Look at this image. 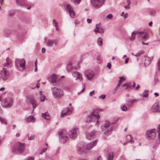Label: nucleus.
I'll return each mask as SVG.
<instances>
[{
	"label": "nucleus",
	"instance_id": "1",
	"mask_svg": "<svg viewBox=\"0 0 160 160\" xmlns=\"http://www.w3.org/2000/svg\"><path fill=\"white\" fill-rule=\"evenodd\" d=\"M79 67V63L77 65L73 66L72 62H70L68 64L67 68L68 72H72L73 77L75 78V80H78L80 81H81L83 78L82 74L76 71Z\"/></svg>",
	"mask_w": 160,
	"mask_h": 160
},
{
	"label": "nucleus",
	"instance_id": "2",
	"mask_svg": "<svg viewBox=\"0 0 160 160\" xmlns=\"http://www.w3.org/2000/svg\"><path fill=\"white\" fill-rule=\"evenodd\" d=\"M102 131H104V134L107 136L109 135L112 133L113 128V125L108 121H106L104 124L101 127Z\"/></svg>",
	"mask_w": 160,
	"mask_h": 160
},
{
	"label": "nucleus",
	"instance_id": "3",
	"mask_svg": "<svg viewBox=\"0 0 160 160\" xmlns=\"http://www.w3.org/2000/svg\"><path fill=\"white\" fill-rule=\"evenodd\" d=\"M97 110L94 109L92 112H91L90 114L87 116V119L86 120V122H94L96 120V123L95 124L98 126L99 124V122L98 119L100 117L99 115L97 114Z\"/></svg>",
	"mask_w": 160,
	"mask_h": 160
},
{
	"label": "nucleus",
	"instance_id": "4",
	"mask_svg": "<svg viewBox=\"0 0 160 160\" xmlns=\"http://www.w3.org/2000/svg\"><path fill=\"white\" fill-rule=\"evenodd\" d=\"M25 146L24 144L17 142L14 144L12 149V151L17 154H21L24 150Z\"/></svg>",
	"mask_w": 160,
	"mask_h": 160
},
{
	"label": "nucleus",
	"instance_id": "5",
	"mask_svg": "<svg viewBox=\"0 0 160 160\" xmlns=\"http://www.w3.org/2000/svg\"><path fill=\"white\" fill-rule=\"evenodd\" d=\"M53 97L55 98H58L62 97L64 95L62 90L56 87L51 88Z\"/></svg>",
	"mask_w": 160,
	"mask_h": 160
},
{
	"label": "nucleus",
	"instance_id": "6",
	"mask_svg": "<svg viewBox=\"0 0 160 160\" xmlns=\"http://www.w3.org/2000/svg\"><path fill=\"white\" fill-rule=\"evenodd\" d=\"M48 80L53 85H58L60 83V77L54 74H52L48 78Z\"/></svg>",
	"mask_w": 160,
	"mask_h": 160
},
{
	"label": "nucleus",
	"instance_id": "7",
	"mask_svg": "<svg viewBox=\"0 0 160 160\" xmlns=\"http://www.w3.org/2000/svg\"><path fill=\"white\" fill-rule=\"evenodd\" d=\"M15 62L16 67L18 70L21 71L25 69L26 62L24 59H17Z\"/></svg>",
	"mask_w": 160,
	"mask_h": 160
},
{
	"label": "nucleus",
	"instance_id": "8",
	"mask_svg": "<svg viewBox=\"0 0 160 160\" xmlns=\"http://www.w3.org/2000/svg\"><path fill=\"white\" fill-rule=\"evenodd\" d=\"M84 75L87 80L91 81L94 79L95 73L93 70H87L84 72Z\"/></svg>",
	"mask_w": 160,
	"mask_h": 160
},
{
	"label": "nucleus",
	"instance_id": "9",
	"mask_svg": "<svg viewBox=\"0 0 160 160\" xmlns=\"http://www.w3.org/2000/svg\"><path fill=\"white\" fill-rule=\"evenodd\" d=\"M92 7L95 9H98L102 7L105 0H90Z\"/></svg>",
	"mask_w": 160,
	"mask_h": 160
},
{
	"label": "nucleus",
	"instance_id": "10",
	"mask_svg": "<svg viewBox=\"0 0 160 160\" xmlns=\"http://www.w3.org/2000/svg\"><path fill=\"white\" fill-rule=\"evenodd\" d=\"M60 141L62 142H65L68 139V135L65 129H62L58 132Z\"/></svg>",
	"mask_w": 160,
	"mask_h": 160
},
{
	"label": "nucleus",
	"instance_id": "11",
	"mask_svg": "<svg viewBox=\"0 0 160 160\" xmlns=\"http://www.w3.org/2000/svg\"><path fill=\"white\" fill-rule=\"evenodd\" d=\"M72 111L73 107L70 104L68 107L63 108L61 113L60 116L61 117H62L71 114L72 113Z\"/></svg>",
	"mask_w": 160,
	"mask_h": 160
},
{
	"label": "nucleus",
	"instance_id": "12",
	"mask_svg": "<svg viewBox=\"0 0 160 160\" xmlns=\"http://www.w3.org/2000/svg\"><path fill=\"white\" fill-rule=\"evenodd\" d=\"M146 137L148 140H152L154 139L156 136V129H150L147 130L145 133Z\"/></svg>",
	"mask_w": 160,
	"mask_h": 160
},
{
	"label": "nucleus",
	"instance_id": "13",
	"mask_svg": "<svg viewBox=\"0 0 160 160\" xmlns=\"http://www.w3.org/2000/svg\"><path fill=\"white\" fill-rule=\"evenodd\" d=\"M13 100L11 98L8 97L5 98L2 102V105L5 108H9L13 105Z\"/></svg>",
	"mask_w": 160,
	"mask_h": 160
},
{
	"label": "nucleus",
	"instance_id": "14",
	"mask_svg": "<svg viewBox=\"0 0 160 160\" xmlns=\"http://www.w3.org/2000/svg\"><path fill=\"white\" fill-rule=\"evenodd\" d=\"M78 132V128L76 127H74L70 130L69 133L70 138L74 139L77 137Z\"/></svg>",
	"mask_w": 160,
	"mask_h": 160
},
{
	"label": "nucleus",
	"instance_id": "15",
	"mask_svg": "<svg viewBox=\"0 0 160 160\" xmlns=\"http://www.w3.org/2000/svg\"><path fill=\"white\" fill-rule=\"evenodd\" d=\"M66 11L69 13L71 18H73L75 17V13L73 10V7L69 4L66 5L65 7Z\"/></svg>",
	"mask_w": 160,
	"mask_h": 160
},
{
	"label": "nucleus",
	"instance_id": "16",
	"mask_svg": "<svg viewBox=\"0 0 160 160\" xmlns=\"http://www.w3.org/2000/svg\"><path fill=\"white\" fill-rule=\"evenodd\" d=\"M0 75L1 78L4 81H5L8 78L9 73L6 68H3L0 72Z\"/></svg>",
	"mask_w": 160,
	"mask_h": 160
},
{
	"label": "nucleus",
	"instance_id": "17",
	"mask_svg": "<svg viewBox=\"0 0 160 160\" xmlns=\"http://www.w3.org/2000/svg\"><path fill=\"white\" fill-rule=\"evenodd\" d=\"M27 98L29 100L30 103L32 105L33 109L35 108L38 105V103L34 99L32 96H28L27 97Z\"/></svg>",
	"mask_w": 160,
	"mask_h": 160
},
{
	"label": "nucleus",
	"instance_id": "18",
	"mask_svg": "<svg viewBox=\"0 0 160 160\" xmlns=\"http://www.w3.org/2000/svg\"><path fill=\"white\" fill-rule=\"evenodd\" d=\"M58 43L56 39H49L46 42V45L48 47H52L54 44L56 45Z\"/></svg>",
	"mask_w": 160,
	"mask_h": 160
},
{
	"label": "nucleus",
	"instance_id": "19",
	"mask_svg": "<svg viewBox=\"0 0 160 160\" xmlns=\"http://www.w3.org/2000/svg\"><path fill=\"white\" fill-rule=\"evenodd\" d=\"M98 140H96L91 142L88 143L86 147V149L87 150H90L94 147L97 143Z\"/></svg>",
	"mask_w": 160,
	"mask_h": 160
},
{
	"label": "nucleus",
	"instance_id": "20",
	"mask_svg": "<svg viewBox=\"0 0 160 160\" xmlns=\"http://www.w3.org/2000/svg\"><path fill=\"white\" fill-rule=\"evenodd\" d=\"M142 33V31H134L132 33L131 36H129L128 38L131 41H133L135 38V36L134 35L138 34L140 35Z\"/></svg>",
	"mask_w": 160,
	"mask_h": 160
},
{
	"label": "nucleus",
	"instance_id": "21",
	"mask_svg": "<svg viewBox=\"0 0 160 160\" xmlns=\"http://www.w3.org/2000/svg\"><path fill=\"white\" fill-rule=\"evenodd\" d=\"M96 133V132L95 131H93L90 133H88L86 137L88 139H93Z\"/></svg>",
	"mask_w": 160,
	"mask_h": 160
},
{
	"label": "nucleus",
	"instance_id": "22",
	"mask_svg": "<svg viewBox=\"0 0 160 160\" xmlns=\"http://www.w3.org/2000/svg\"><path fill=\"white\" fill-rule=\"evenodd\" d=\"M151 111L153 112H157L159 111V106L157 103H154L152 106Z\"/></svg>",
	"mask_w": 160,
	"mask_h": 160
},
{
	"label": "nucleus",
	"instance_id": "23",
	"mask_svg": "<svg viewBox=\"0 0 160 160\" xmlns=\"http://www.w3.org/2000/svg\"><path fill=\"white\" fill-rule=\"evenodd\" d=\"M6 62L4 63V67L8 68L11 67L12 66L11 60L8 57L6 59Z\"/></svg>",
	"mask_w": 160,
	"mask_h": 160
},
{
	"label": "nucleus",
	"instance_id": "24",
	"mask_svg": "<svg viewBox=\"0 0 160 160\" xmlns=\"http://www.w3.org/2000/svg\"><path fill=\"white\" fill-rule=\"evenodd\" d=\"M94 32L101 33L103 32V30L102 28L99 27V25L97 24L96 25V28L94 30Z\"/></svg>",
	"mask_w": 160,
	"mask_h": 160
},
{
	"label": "nucleus",
	"instance_id": "25",
	"mask_svg": "<svg viewBox=\"0 0 160 160\" xmlns=\"http://www.w3.org/2000/svg\"><path fill=\"white\" fill-rule=\"evenodd\" d=\"M42 117L45 119L48 120H50L51 118V116L48 112L44 113H42Z\"/></svg>",
	"mask_w": 160,
	"mask_h": 160
},
{
	"label": "nucleus",
	"instance_id": "26",
	"mask_svg": "<svg viewBox=\"0 0 160 160\" xmlns=\"http://www.w3.org/2000/svg\"><path fill=\"white\" fill-rule=\"evenodd\" d=\"M26 121L29 122H34L35 118L33 116L31 115L26 119Z\"/></svg>",
	"mask_w": 160,
	"mask_h": 160
},
{
	"label": "nucleus",
	"instance_id": "27",
	"mask_svg": "<svg viewBox=\"0 0 160 160\" xmlns=\"http://www.w3.org/2000/svg\"><path fill=\"white\" fill-rule=\"evenodd\" d=\"M107 158L108 160H113V153L112 152H109L107 155Z\"/></svg>",
	"mask_w": 160,
	"mask_h": 160
},
{
	"label": "nucleus",
	"instance_id": "28",
	"mask_svg": "<svg viewBox=\"0 0 160 160\" xmlns=\"http://www.w3.org/2000/svg\"><path fill=\"white\" fill-rule=\"evenodd\" d=\"M85 150V147L83 145H81L80 147H79L77 149L78 151L80 153L84 152Z\"/></svg>",
	"mask_w": 160,
	"mask_h": 160
},
{
	"label": "nucleus",
	"instance_id": "29",
	"mask_svg": "<svg viewBox=\"0 0 160 160\" xmlns=\"http://www.w3.org/2000/svg\"><path fill=\"white\" fill-rule=\"evenodd\" d=\"M126 139H127V141L128 142H130L131 143H133V141L132 140L133 138L131 135H128L126 136Z\"/></svg>",
	"mask_w": 160,
	"mask_h": 160
},
{
	"label": "nucleus",
	"instance_id": "30",
	"mask_svg": "<svg viewBox=\"0 0 160 160\" xmlns=\"http://www.w3.org/2000/svg\"><path fill=\"white\" fill-rule=\"evenodd\" d=\"M43 92H40L39 94L40 95V101L43 102L45 101L46 98L45 96L42 93Z\"/></svg>",
	"mask_w": 160,
	"mask_h": 160
},
{
	"label": "nucleus",
	"instance_id": "31",
	"mask_svg": "<svg viewBox=\"0 0 160 160\" xmlns=\"http://www.w3.org/2000/svg\"><path fill=\"white\" fill-rule=\"evenodd\" d=\"M130 82L126 83L122 85V87H126V89H127L128 88L132 89V87L130 86Z\"/></svg>",
	"mask_w": 160,
	"mask_h": 160
},
{
	"label": "nucleus",
	"instance_id": "32",
	"mask_svg": "<svg viewBox=\"0 0 160 160\" xmlns=\"http://www.w3.org/2000/svg\"><path fill=\"white\" fill-rule=\"evenodd\" d=\"M140 35V36L143 39L145 40L146 39V37L147 36V34L145 32L142 31V33Z\"/></svg>",
	"mask_w": 160,
	"mask_h": 160
},
{
	"label": "nucleus",
	"instance_id": "33",
	"mask_svg": "<svg viewBox=\"0 0 160 160\" xmlns=\"http://www.w3.org/2000/svg\"><path fill=\"white\" fill-rule=\"evenodd\" d=\"M144 53V52L143 50H141L137 53L135 55H134L133 53H132V55L136 57H138L140 55L143 54Z\"/></svg>",
	"mask_w": 160,
	"mask_h": 160
},
{
	"label": "nucleus",
	"instance_id": "34",
	"mask_svg": "<svg viewBox=\"0 0 160 160\" xmlns=\"http://www.w3.org/2000/svg\"><path fill=\"white\" fill-rule=\"evenodd\" d=\"M97 43L99 46H101L102 44V39L101 37H99L97 40Z\"/></svg>",
	"mask_w": 160,
	"mask_h": 160
},
{
	"label": "nucleus",
	"instance_id": "35",
	"mask_svg": "<svg viewBox=\"0 0 160 160\" xmlns=\"http://www.w3.org/2000/svg\"><path fill=\"white\" fill-rule=\"evenodd\" d=\"M4 33L6 37H8V34H9L11 33V31L9 30L6 29L4 30Z\"/></svg>",
	"mask_w": 160,
	"mask_h": 160
},
{
	"label": "nucleus",
	"instance_id": "36",
	"mask_svg": "<svg viewBox=\"0 0 160 160\" xmlns=\"http://www.w3.org/2000/svg\"><path fill=\"white\" fill-rule=\"evenodd\" d=\"M72 2H73L75 5H78L80 2L81 0H71Z\"/></svg>",
	"mask_w": 160,
	"mask_h": 160
},
{
	"label": "nucleus",
	"instance_id": "37",
	"mask_svg": "<svg viewBox=\"0 0 160 160\" xmlns=\"http://www.w3.org/2000/svg\"><path fill=\"white\" fill-rule=\"evenodd\" d=\"M0 122H1L2 124H3L5 125L7 124L6 121L3 118L0 117Z\"/></svg>",
	"mask_w": 160,
	"mask_h": 160
},
{
	"label": "nucleus",
	"instance_id": "38",
	"mask_svg": "<svg viewBox=\"0 0 160 160\" xmlns=\"http://www.w3.org/2000/svg\"><path fill=\"white\" fill-rule=\"evenodd\" d=\"M148 91L147 90H145L143 92L142 94L141 95V96L142 97H145V98H148V94H144V93L146 92H148Z\"/></svg>",
	"mask_w": 160,
	"mask_h": 160
},
{
	"label": "nucleus",
	"instance_id": "39",
	"mask_svg": "<svg viewBox=\"0 0 160 160\" xmlns=\"http://www.w3.org/2000/svg\"><path fill=\"white\" fill-rule=\"evenodd\" d=\"M157 128L158 131V138L160 141V124L158 125Z\"/></svg>",
	"mask_w": 160,
	"mask_h": 160
},
{
	"label": "nucleus",
	"instance_id": "40",
	"mask_svg": "<svg viewBox=\"0 0 160 160\" xmlns=\"http://www.w3.org/2000/svg\"><path fill=\"white\" fill-rule=\"evenodd\" d=\"M121 108L122 110L123 111H126L127 110V107L125 105L121 106Z\"/></svg>",
	"mask_w": 160,
	"mask_h": 160
},
{
	"label": "nucleus",
	"instance_id": "41",
	"mask_svg": "<svg viewBox=\"0 0 160 160\" xmlns=\"http://www.w3.org/2000/svg\"><path fill=\"white\" fill-rule=\"evenodd\" d=\"M53 25L55 27H58V22H57L55 19H53L52 21Z\"/></svg>",
	"mask_w": 160,
	"mask_h": 160
},
{
	"label": "nucleus",
	"instance_id": "42",
	"mask_svg": "<svg viewBox=\"0 0 160 160\" xmlns=\"http://www.w3.org/2000/svg\"><path fill=\"white\" fill-rule=\"evenodd\" d=\"M136 101V99H129L128 100V102L130 104H133Z\"/></svg>",
	"mask_w": 160,
	"mask_h": 160
},
{
	"label": "nucleus",
	"instance_id": "43",
	"mask_svg": "<svg viewBox=\"0 0 160 160\" xmlns=\"http://www.w3.org/2000/svg\"><path fill=\"white\" fill-rule=\"evenodd\" d=\"M106 97V95L104 94H102L100 96H99L98 97V98L99 99H104Z\"/></svg>",
	"mask_w": 160,
	"mask_h": 160
},
{
	"label": "nucleus",
	"instance_id": "44",
	"mask_svg": "<svg viewBox=\"0 0 160 160\" xmlns=\"http://www.w3.org/2000/svg\"><path fill=\"white\" fill-rule=\"evenodd\" d=\"M22 0H15L17 4L20 6H22L23 5L22 2Z\"/></svg>",
	"mask_w": 160,
	"mask_h": 160
},
{
	"label": "nucleus",
	"instance_id": "45",
	"mask_svg": "<svg viewBox=\"0 0 160 160\" xmlns=\"http://www.w3.org/2000/svg\"><path fill=\"white\" fill-rule=\"evenodd\" d=\"M119 78H120V80L119 81V82L121 84L125 80V78H123V77H119Z\"/></svg>",
	"mask_w": 160,
	"mask_h": 160
},
{
	"label": "nucleus",
	"instance_id": "46",
	"mask_svg": "<svg viewBox=\"0 0 160 160\" xmlns=\"http://www.w3.org/2000/svg\"><path fill=\"white\" fill-rule=\"evenodd\" d=\"M35 137V135H33L30 137H28V139L29 140H33Z\"/></svg>",
	"mask_w": 160,
	"mask_h": 160
},
{
	"label": "nucleus",
	"instance_id": "47",
	"mask_svg": "<svg viewBox=\"0 0 160 160\" xmlns=\"http://www.w3.org/2000/svg\"><path fill=\"white\" fill-rule=\"evenodd\" d=\"M47 150V148H44L42 149L41 152H40L39 154H42L44 152Z\"/></svg>",
	"mask_w": 160,
	"mask_h": 160
},
{
	"label": "nucleus",
	"instance_id": "48",
	"mask_svg": "<svg viewBox=\"0 0 160 160\" xmlns=\"http://www.w3.org/2000/svg\"><path fill=\"white\" fill-rule=\"evenodd\" d=\"M158 69L159 71L160 70V59H158Z\"/></svg>",
	"mask_w": 160,
	"mask_h": 160
},
{
	"label": "nucleus",
	"instance_id": "49",
	"mask_svg": "<svg viewBox=\"0 0 160 160\" xmlns=\"http://www.w3.org/2000/svg\"><path fill=\"white\" fill-rule=\"evenodd\" d=\"M148 59H149V63H148V64H150L151 62V61H152L153 59V57H148Z\"/></svg>",
	"mask_w": 160,
	"mask_h": 160
},
{
	"label": "nucleus",
	"instance_id": "50",
	"mask_svg": "<svg viewBox=\"0 0 160 160\" xmlns=\"http://www.w3.org/2000/svg\"><path fill=\"white\" fill-rule=\"evenodd\" d=\"M94 94V91L93 90L92 91H91L89 93V96L90 97L92 96Z\"/></svg>",
	"mask_w": 160,
	"mask_h": 160
},
{
	"label": "nucleus",
	"instance_id": "51",
	"mask_svg": "<svg viewBox=\"0 0 160 160\" xmlns=\"http://www.w3.org/2000/svg\"><path fill=\"white\" fill-rule=\"evenodd\" d=\"M113 15L111 14H109L107 16V18L108 19H111Z\"/></svg>",
	"mask_w": 160,
	"mask_h": 160
},
{
	"label": "nucleus",
	"instance_id": "52",
	"mask_svg": "<svg viewBox=\"0 0 160 160\" xmlns=\"http://www.w3.org/2000/svg\"><path fill=\"white\" fill-rule=\"evenodd\" d=\"M119 88L116 87V88L114 89L113 91V93H115L118 90V89Z\"/></svg>",
	"mask_w": 160,
	"mask_h": 160
},
{
	"label": "nucleus",
	"instance_id": "53",
	"mask_svg": "<svg viewBox=\"0 0 160 160\" xmlns=\"http://www.w3.org/2000/svg\"><path fill=\"white\" fill-rule=\"evenodd\" d=\"M111 64L110 62H108L107 64V67L109 69H110L111 68Z\"/></svg>",
	"mask_w": 160,
	"mask_h": 160
},
{
	"label": "nucleus",
	"instance_id": "54",
	"mask_svg": "<svg viewBox=\"0 0 160 160\" xmlns=\"http://www.w3.org/2000/svg\"><path fill=\"white\" fill-rule=\"evenodd\" d=\"M159 144V143L158 142H156L154 144V145L153 146V148L157 146H158Z\"/></svg>",
	"mask_w": 160,
	"mask_h": 160
},
{
	"label": "nucleus",
	"instance_id": "55",
	"mask_svg": "<svg viewBox=\"0 0 160 160\" xmlns=\"http://www.w3.org/2000/svg\"><path fill=\"white\" fill-rule=\"evenodd\" d=\"M129 60V58H126L125 61V64L127 63L128 62Z\"/></svg>",
	"mask_w": 160,
	"mask_h": 160
},
{
	"label": "nucleus",
	"instance_id": "56",
	"mask_svg": "<svg viewBox=\"0 0 160 160\" xmlns=\"http://www.w3.org/2000/svg\"><path fill=\"white\" fill-rule=\"evenodd\" d=\"M129 6V5H128L127 6H124V8L126 9H130Z\"/></svg>",
	"mask_w": 160,
	"mask_h": 160
},
{
	"label": "nucleus",
	"instance_id": "57",
	"mask_svg": "<svg viewBox=\"0 0 160 160\" xmlns=\"http://www.w3.org/2000/svg\"><path fill=\"white\" fill-rule=\"evenodd\" d=\"M87 22L89 23H90L91 22H92V20L91 19H89V18H88L87 19Z\"/></svg>",
	"mask_w": 160,
	"mask_h": 160
},
{
	"label": "nucleus",
	"instance_id": "58",
	"mask_svg": "<svg viewBox=\"0 0 160 160\" xmlns=\"http://www.w3.org/2000/svg\"><path fill=\"white\" fill-rule=\"evenodd\" d=\"M96 160H102V159L101 156H99Z\"/></svg>",
	"mask_w": 160,
	"mask_h": 160
},
{
	"label": "nucleus",
	"instance_id": "59",
	"mask_svg": "<svg viewBox=\"0 0 160 160\" xmlns=\"http://www.w3.org/2000/svg\"><path fill=\"white\" fill-rule=\"evenodd\" d=\"M128 16V13H126L123 16V17L124 18H127Z\"/></svg>",
	"mask_w": 160,
	"mask_h": 160
},
{
	"label": "nucleus",
	"instance_id": "60",
	"mask_svg": "<svg viewBox=\"0 0 160 160\" xmlns=\"http://www.w3.org/2000/svg\"><path fill=\"white\" fill-rule=\"evenodd\" d=\"M37 70H38L37 65L35 66V67L34 68V71L35 72H36L37 71Z\"/></svg>",
	"mask_w": 160,
	"mask_h": 160
},
{
	"label": "nucleus",
	"instance_id": "61",
	"mask_svg": "<svg viewBox=\"0 0 160 160\" xmlns=\"http://www.w3.org/2000/svg\"><path fill=\"white\" fill-rule=\"evenodd\" d=\"M140 88V86L139 85H137V87L135 88V89L136 90H138Z\"/></svg>",
	"mask_w": 160,
	"mask_h": 160
},
{
	"label": "nucleus",
	"instance_id": "62",
	"mask_svg": "<svg viewBox=\"0 0 160 160\" xmlns=\"http://www.w3.org/2000/svg\"><path fill=\"white\" fill-rule=\"evenodd\" d=\"M45 49L44 48H42V53H44L45 52Z\"/></svg>",
	"mask_w": 160,
	"mask_h": 160
},
{
	"label": "nucleus",
	"instance_id": "63",
	"mask_svg": "<svg viewBox=\"0 0 160 160\" xmlns=\"http://www.w3.org/2000/svg\"><path fill=\"white\" fill-rule=\"evenodd\" d=\"M128 5H129L131 4L130 0H127Z\"/></svg>",
	"mask_w": 160,
	"mask_h": 160
},
{
	"label": "nucleus",
	"instance_id": "64",
	"mask_svg": "<svg viewBox=\"0 0 160 160\" xmlns=\"http://www.w3.org/2000/svg\"><path fill=\"white\" fill-rule=\"evenodd\" d=\"M34 159L33 157H31L28 158L27 160H33Z\"/></svg>",
	"mask_w": 160,
	"mask_h": 160
}]
</instances>
